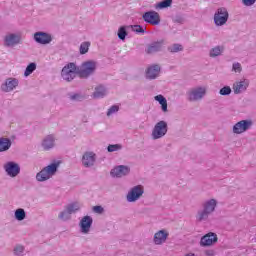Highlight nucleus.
Returning <instances> with one entry per match:
<instances>
[{
	"label": "nucleus",
	"mask_w": 256,
	"mask_h": 256,
	"mask_svg": "<svg viewBox=\"0 0 256 256\" xmlns=\"http://www.w3.org/2000/svg\"><path fill=\"white\" fill-rule=\"evenodd\" d=\"M117 111H119V106L114 105L109 108V110L107 112V116L110 117V115H113V113H117Z\"/></svg>",
	"instance_id": "obj_40"
},
{
	"label": "nucleus",
	"mask_w": 256,
	"mask_h": 256,
	"mask_svg": "<svg viewBox=\"0 0 256 256\" xmlns=\"http://www.w3.org/2000/svg\"><path fill=\"white\" fill-rule=\"evenodd\" d=\"M42 147L47 151L55 147V137L53 135L46 136L42 141Z\"/></svg>",
	"instance_id": "obj_22"
},
{
	"label": "nucleus",
	"mask_w": 256,
	"mask_h": 256,
	"mask_svg": "<svg viewBox=\"0 0 256 256\" xmlns=\"http://www.w3.org/2000/svg\"><path fill=\"white\" fill-rule=\"evenodd\" d=\"M173 0H164L155 5V9H167V7H171Z\"/></svg>",
	"instance_id": "obj_28"
},
{
	"label": "nucleus",
	"mask_w": 256,
	"mask_h": 256,
	"mask_svg": "<svg viewBox=\"0 0 256 256\" xmlns=\"http://www.w3.org/2000/svg\"><path fill=\"white\" fill-rule=\"evenodd\" d=\"M121 149H122L121 144H114V145H109V146H108V151H109V153H113V152L119 151V150H121Z\"/></svg>",
	"instance_id": "obj_38"
},
{
	"label": "nucleus",
	"mask_w": 256,
	"mask_h": 256,
	"mask_svg": "<svg viewBox=\"0 0 256 256\" xmlns=\"http://www.w3.org/2000/svg\"><path fill=\"white\" fill-rule=\"evenodd\" d=\"M232 71H234V73H241V71H243V67L241 66V63L239 62L233 63Z\"/></svg>",
	"instance_id": "obj_36"
},
{
	"label": "nucleus",
	"mask_w": 256,
	"mask_h": 256,
	"mask_svg": "<svg viewBox=\"0 0 256 256\" xmlns=\"http://www.w3.org/2000/svg\"><path fill=\"white\" fill-rule=\"evenodd\" d=\"M110 173L112 177L121 178V177H125L126 175H129V173H131V168L125 165H119V166H116L114 169H112Z\"/></svg>",
	"instance_id": "obj_16"
},
{
	"label": "nucleus",
	"mask_w": 256,
	"mask_h": 256,
	"mask_svg": "<svg viewBox=\"0 0 256 256\" xmlns=\"http://www.w3.org/2000/svg\"><path fill=\"white\" fill-rule=\"evenodd\" d=\"M249 83V79L246 78L237 80L232 86L235 95H241V93H245V91L249 89Z\"/></svg>",
	"instance_id": "obj_12"
},
{
	"label": "nucleus",
	"mask_w": 256,
	"mask_h": 256,
	"mask_svg": "<svg viewBox=\"0 0 256 256\" xmlns=\"http://www.w3.org/2000/svg\"><path fill=\"white\" fill-rule=\"evenodd\" d=\"M155 101L161 104V109L164 113H167V99L164 98L163 95L155 96Z\"/></svg>",
	"instance_id": "obj_26"
},
{
	"label": "nucleus",
	"mask_w": 256,
	"mask_h": 256,
	"mask_svg": "<svg viewBox=\"0 0 256 256\" xmlns=\"http://www.w3.org/2000/svg\"><path fill=\"white\" fill-rule=\"evenodd\" d=\"M33 39L39 45H49L53 41V36L50 33L38 31L34 33Z\"/></svg>",
	"instance_id": "obj_10"
},
{
	"label": "nucleus",
	"mask_w": 256,
	"mask_h": 256,
	"mask_svg": "<svg viewBox=\"0 0 256 256\" xmlns=\"http://www.w3.org/2000/svg\"><path fill=\"white\" fill-rule=\"evenodd\" d=\"M133 31H135L136 33H144L145 30H143V27L135 25L133 26Z\"/></svg>",
	"instance_id": "obj_42"
},
{
	"label": "nucleus",
	"mask_w": 256,
	"mask_h": 256,
	"mask_svg": "<svg viewBox=\"0 0 256 256\" xmlns=\"http://www.w3.org/2000/svg\"><path fill=\"white\" fill-rule=\"evenodd\" d=\"M219 93L220 95H231V87L224 86L222 89H220Z\"/></svg>",
	"instance_id": "obj_39"
},
{
	"label": "nucleus",
	"mask_w": 256,
	"mask_h": 256,
	"mask_svg": "<svg viewBox=\"0 0 256 256\" xmlns=\"http://www.w3.org/2000/svg\"><path fill=\"white\" fill-rule=\"evenodd\" d=\"M159 73H161V67L159 65L149 66L146 70V78L157 79L159 77Z\"/></svg>",
	"instance_id": "obj_21"
},
{
	"label": "nucleus",
	"mask_w": 256,
	"mask_h": 256,
	"mask_svg": "<svg viewBox=\"0 0 256 256\" xmlns=\"http://www.w3.org/2000/svg\"><path fill=\"white\" fill-rule=\"evenodd\" d=\"M25 217H26V214L23 208H19L15 211V219H17V221H23Z\"/></svg>",
	"instance_id": "obj_30"
},
{
	"label": "nucleus",
	"mask_w": 256,
	"mask_h": 256,
	"mask_svg": "<svg viewBox=\"0 0 256 256\" xmlns=\"http://www.w3.org/2000/svg\"><path fill=\"white\" fill-rule=\"evenodd\" d=\"M24 251H25V248L22 245H17L14 248V255L22 256Z\"/></svg>",
	"instance_id": "obj_37"
},
{
	"label": "nucleus",
	"mask_w": 256,
	"mask_h": 256,
	"mask_svg": "<svg viewBox=\"0 0 256 256\" xmlns=\"http://www.w3.org/2000/svg\"><path fill=\"white\" fill-rule=\"evenodd\" d=\"M93 95H94L95 99H101L102 97H105L107 95V90L103 86H98L95 89V92Z\"/></svg>",
	"instance_id": "obj_24"
},
{
	"label": "nucleus",
	"mask_w": 256,
	"mask_h": 256,
	"mask_svg": "<svg viewBox=\"0 0 256 256\" xmlns=\"http://www.w3.org/2000/svg\"><path fill=\"white\" fill-rule=\"evenodd\" d=\"M145 189L141 185L134 186L127 194V201L133 203L138 201L143 196Z\"/></svg>",
	"instance_id": "obj_11"
},
{
	"label": "nucleus",
	"mask_w": 256,
	"mask_h": 256,
	"mask_svg": "<svg viewBox=\"0 0 256 256\" xmlns=\"http://www.w3.org/2000/svg\"><path fill=\"white\" fill-rule=\"evenodd\" d=\"M219 238L217 235L213 232H209L206 235H204L200 240V246L201 247H211L212 245H215Z\"/></svg>",
	"instance_id": "obj_13"
},
{
	"label": "nucleus",
	"mask_w": 256,
	"mask_h": 256,
	"mask_svg": "<svg viewBox=\"0 0 256 256\" xmlns=\"http://www.w3.org/2000/svg\"><path fill=\"white\" fill-rule=\"evenodd\" d=\"M229 21V12L226 8H219L214 14V23L216 27H223Z\"/></svg>",
	"instance_id": "obj_6"
},
{
	"label": "nucleus",
	"mask_w": 256,
	"mask_h": 256,
	"mask_svg": "<svg viewBox=\"0 0 256 256\" xmlns=\"http://www.w3.org/2000/svg\"><path fill=\"white\" fill-rule=\"evenodd\" d=\"M202 210H199L196 214V220L200 223L203 221H207L209 219V215L215 213V209H217V200L209 199L202 203Z\"/></svg>",
	"instance_id": "obj_1"
},
{
	"label": "nucleus",
	"mask_w": 256,
	"mask_h": 256,
	"mask_svg": "<svg viewBox=\"0 0 256 256\" xmlns=\"http://www.w3.org/2000/svg\"><path fill=\"white\" fill-rule=\"evenodd\" d=\"M167 239H169V231L162 229L154 234L153 243L154 245H163L167 243Z\"/></svg>",
	"instance_id": "obj_14"
},
{
	"label": "nucleus",
	"mask_w": 256,
	"mask_h": 256,
	"mask_svg": "<svg viewBox=\"0 0 256 256\" xmlns=\"http://www.w3.org/2000/svg\"><path fill=\"white\" fill-rule=\"evenodd\" d=\"M89 47H91V42H83L80 45V55H85L89 52Z\"/></svg>",
	"instance_id": "obj_32"
},
{
	"label": "nucleus",
	"mask_w": 256,
	"mask_h": 256,
	"mask_svg": "<svg viewBox=\"0 0 256 256\" xmlns=\"http://www.w3.org/2000/svg\"><path fill=\"white\" fill-rule=\"evenodd\" d=\"M91 225H93V219L90 216L83 217L80 221L81 233H89V231H91Z\"/></svg>",
	"instance_id": "obj_20"
},
{
	"label": "nucleus",
	"mask_w": 256,
	"mask_h": 256,
	"mask_svg": "<svg viewBox=\"0 0 256 256\" xmlns=\"http://www.w3.org/2000/svg\"><path fill=\"white\" fill-rule=\"evenodd\" d=\"M93 211L95 213H102L103 212V207H101V206H94L93 207Z\"/></svg>",
	"instance_id": "obj_43"
},
{
	"label": "nucleus",
	"mask_w": 256,
	"mask_h": 256,
	"mask_svg": "<svg viewBox=\"0 0 256 256\" xmlns=\"http://www.w3.org/2000/svg\"><path fill=\"white\" fill-rule=\"evenodd\" d=\"M225 51L223 46H215L210 50V57H219Z\"/></svg>",
	"instance_id": "obj_27"
},
{
	"label": "nucleus",
	"mask_w": 256,
	"mask_h": 256,
	"mask_svg": "<svg viewBox=\"0 0 256 256\" xmlns=\"http://www.w3.org/2000/svg\"><path fill=\"white\" fill-rule=\"evenodd\" d=\"M59 165H61L60 161H55L50 165L44 167L40 172L37 173L36 179L37 181H48L51 179L55 173H57V169H59Z\"/></svg>",
	"instance_id": "obj_2"
},
{
	"label": "nucleus",
	"mask_w": 256,
	"mask_h": 256,
	"mask_svg": "<svg viewBox=\"0 0 256 256\" xmlns=\"http://www.w3.org/2000/svg\"><path fill=\"white\" fill-rule=\"evenodd\" d=\"M21 41H23V34L21 32L8 33L4 36V47H15L20 45Z\"/></svg>",
	"instance_id": "obj_5"
},
{
	"label": "nucleus",
	"mask_w": 256,
	"mask_h": 256,
	"mask_svg": "<svg viewBox=\"0 0 256 256\" xmlns=\"http://www.w3.org/2000/svg\"><path fill=\"white\" fill-rule=\"evenodd\" d=\"M66 209L68 210V212H70V215H73V213H77V211H79V209H81V204L76 202V203L68 205L66 207Z\"/></svg>",
	"instance_id": "obj_29"
},
{
	"label": "nucleus",
	"mask_w": 256,
	"mask_h": 256,
	"mask_svg": "<svg viewBox=\"0 0 256 256\" xmlns=\"http://www.w3.org/2000/svg\"><path fill=\"white\" fill-rule=\"evenodd\" d=\"M58 217L61 221H69V219H71V212L66 208L58 215Z\"/></svg>",
	"instance_id": "obj_31"
},
{
	"label": "nucleus",
	"mask_w": 256,
	"mask_h": 256,
	"mask_svg": "<svg viewBox=\"0 0 256 256\" xmlns=\"http://www.w3.org/2000/svg\"><path fill=\"white\" fill-rule=\"evenodd\" d=\"M204 254H205L206 256H215V250H213V249L206 250V251L204 252Z\"/></svg>",
	"instance_id": "obj_44"
},
{
	"label": "nucleus",
	"mask_w": 256,
	"mask_h": 256,
	"mask_svg": "<svg viewBox=\"0 0 256 256\" xmlns=\"http://www.w3.org/2000/svg\"><path fill=\"white\" fill-rule=\"evenodd\" d=\"M251 127H253V121L241 120L233 126L232 131L235 135H241L242 133L249 131Z\"/></svg>",
	"instance_id": "obj_9"
},
{
	"label": "nucleus",
	"mask_w": 256,
	"mask_h": 256,
	"mask_svg": "<svg viewBox=\"0 0 256 256\" xmlns=\"http://www.w3.org/2000/svg\"><path fill=\"white\" fill-rule=\"evenodd\" d=\"M144 21L150 25H159L161 23V16L156 11H149L143 15Z\"/></svg>",
	"instance_id": "obj_15"
},
{
	"label": "nucleus",
	"mask_w": 256,
	"mask_h": 256,
	"mask_svg": "<svg viewBox=\"0 0 256 256\" xmlns=\"http://www.w3.org/2000/svg\"><path fill=\"white\" fill-rule=\"evenodd\" d=\"M118 37L121 41H125V37H127V28L125 26H121L118 29Z\"/></svg>",
	"instance_id": "obj_34"
},
{
	"label": "nucleus",
	"mask_w": 256,
	"mask_h": 256,
	"mask_svg": "<svg viewBox=\"0 0 256 256\" xmlns=\"http://www.w3.org/2000/svg\"><path fill=\"white\" fill-rule=\"evenodd\" d=\"M161 49H163V42H154L147 47L146 52L148 54L157 53V51H161Z\"/></svg>",
	"instance_id": "obj_23"
},
{
	"label": "nucleus",
	"mask_w": 256,
	"mask_h": 256,
	"mask_svg": "<svg viewBox=\"0 0 256 256\" xmlns=\"http://www.w3.org/2000/svg\"><path fill=\"white\" fill-rule=\"evenodd\" d=\"M168 51H170V53H179V51H183V46L181 44H172L168 47Z\"/></svg>",
	"instance_id": "obj_33"
},
{
	"label": "nucleus",
	"mask_w": 256,
	"mask_h": 256,
	"mask_svg": "<svg viewBox=\"0 0 256 256\" xmlns=\"http://www.w3.org/2000/svg\"><path fill=\"white\" fill-rule=\"evenodd\" d=\"M97 156L93 152H85L82 156V165L84 167H93L95 165V161Z\"/></svg>",
	"instance_id": "obj_19"
},
{
	"label": "nucleus",
	"mask_w": 256,
	"mask_h": 256,
	"mask_svg": "<svg viewBox=\"0 0 256 256\" xmlns=\"http://www.w3.org/2000/svg\"><path fill=\"white\" fill-rule=\"evenodd\" d=\"M35 69H37V65L35 63H30L24 72L25 77H29V75H31Z\"/></svg>",
	"instance_id": "obj_35"
},
{
	"label": "nucleus",
	"mask_w": 256,
	"mask_h": 256,
	"mask_svg": "<svg viewBox=\"0 0 256 256\" xmlns=\"http://www.w3.org/2000/svg\"><path fill=\"white\" fill-rule=\"evenodd\" d=\"M61 75L64 81H73L77 77V66L75 63H69L64 66Z\"/></svg>",
	"instance_id": "obj_7"
},
{
	"label": "nucleus",
	"mask_w": 256,
	"mask_h": 256,
	"mask_svg": "<svg viewBox=\"0 0 256 256\" xmlns=\"http://www.w3.org/2000/svg\"><path fill=\"white\" fill-rule=\"evenodd\" d=\"M71 99H79V95H74L71 97Z\"/></svg>",
	"instance_id": "obj_45"
},
{
	"label": "nucleus",
	"mask_w": 256,
	"mask_h": 256,
	"mask_svg": "<svg viewBox=\"0 0 256 256\" xmlns=\"http://www.w3.org/2000/svg\"><path fill=\"white\" fill-rule=\"evenodd\" d=\"M168 126L165 121H159L155 124L153 130H152V138L153 139H161L162 137H165L167 135Z\"/></svg>",
	"instance_id": "obj_8"
},
{
	"label": "nucleus",
	"mask_w": 256,
	"mask_h": 256,
	"mask_svg": "<svg viewBox=\"0 0 256 256\" xmlns=\"http://www.w3.org/2000/svg\"><path fill=\"white\" fill-rule=\"evenodd\" d=\"M11 147V140L7 138H0V152L8 151Z\"/></svg>",
	"instance_id": "obj_25"
},
{
	"label": "nucleus",
	"mask_w": 256,
	"mask_h": 256,
	"mask_svg": "<svg viewBox=\"0 0 256 256\" xmlns=\"http://www.w3.org/2000/svg\"><path fill=\"white\" fill-rule=\"evenodd\" d=\"M95 69H97L96 61H86L80 66L79 75L80 77L87 78L89 75H93V73H95Z\"/></svg>",
	"instance_id": "obj_4"
},
{
	"label": "nucleus",
	"mask_w": 256,
	"mask_h": 256,
	"mask_svg": "<svg viewBox=\"0 0 256 256\" xmlns=\"http://www.w3.org/2000/svg\"><path fill=\"white\" fill-rule=\"evenodd\" d=\"M19 85V80L16 78H8L6 79L5 83L1 85V89L5 93H9L10 91H13V89H16Z\"/></svg>",
	"instance_id": "obj_18"
},
{
	"label": "nucleus",
	"mask_w": 256,
	"mask_h": 256,
	"mask_svg": "<svg viewBox=\"0 0 256 256\" xmlns=\"http://www.w3.org/2000/svg\"><path fill=\"white\" fill-rule=\"evenodd\" d=\"M207 95V87L197 86L187 92L188 101H201Z\"/></svg>",
	"instance_id": "obj_3"
},
{
	"label": "nucleus",
	"mask_w": 256,
	"mask_h": 256,
	"mask_svg": "<svg viewBox=\"0 0 256 256\" xmlns=\"http://www.w3.org/2000/svg\"><path fill=\"white\" fill-rule=\"evenodd\" d=\"M4 169L7 173V175H9V177H17L18 173H20V171H21L19 164L15 163V162H7L4 165Z\"/></svg>",
	"instance_id": "obj_17"
},
{
	"label": "nucleus",
	"mask_w": 256,
	"mask_h": 256,
	"mask_svg": "<svg viewBox=\"0 0 256 256\" xmlns=\"http://www.w3.org/2000/svg\"><path fill=\"white\" fill-rule=\"evenodd\" d=\"M256 0H242L243 5L246 7H251L252 5H255Z\"/></svg>",
	"instance_id": "obj_41"
}]
</instances>
